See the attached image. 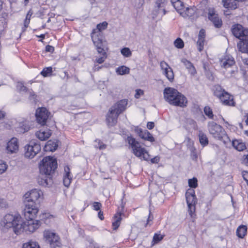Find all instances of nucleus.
Listing matches in <instances>:
<instances>
[{"instance_id": "nucleus-1", "label": "nucleus", "mask_w": 248, "mask_h": 248, "mask_svg": "<svg viewBox=\"0 0 248 248\" xmlns=\"http://www.w3.org/2000/svg\"><path fill=\"white\" fill-rule=\"evenodd\" d=\"M232 33L240 40L237 44L239 50L248 54V29H244L240 24H236L233 26ZM242 61L245 64L248 65V57L243 58Z\"/></svg>"}, {"instance_id": "nucleus-2", "label": "nucleus", "mask_w": 248, "mask_h": 248, "mask_svg": "<svg viewBox=\"0 0 248 248\" xmlns=\"http://www.w3.org/2000/svg\"><path fill=\"white\" fill-rule=\"evenodd\" d=\"M163 94L164 99L170 104L182 108L186 106V98L177 90L167 87L164 89Z\"/></svg>"}, {"instance_id": "nucleus-3", "label": "nucleus", "mask_w": 248, "mask_h": 248, "mask_svg": "<svg viewBox=\"0 0 248 248\" xmlns=\"http://www.w3.org/2000/svg\"><path fill=\"white\" fill-rule=\"evenodd\" d=\"M127 141L132 150V153L135 156L146 161L149 159L150 155L148 152L135 138L132 136H128Z\"/></svg>"}, {"instance_id": "nucleus-4", "label": "nucleus", "mask_w": 248, "mask_h": 248, "mask_svg": "<svg viewBox=\"0 0 248 248\" xmlns=\"http://www.w3.org/2000/svg\"><path fill=\"white\" fill-rule=\"evenodd\" d=\"M22 219L20 215L8 214L6 215L2 220L5 227L12 228L13 231L16 234H19V230L21 226Z\"/></svg>"}, {"instance_id": "nucleus-5", "label": "nucleus", "mask_w": 248, "mask_h": 248, "mask_svg": "<svg viewBox=\"0 0 248 248\" xmlns=\"http://www.w3.org/2000/svg\"><path fill=\"white\" fill-rule=\"evenodd\" d=\"M57 168V160L51 156L44 157L42 160L39 170L40 173L51 175Z\"/></svg>"}, {"instance_id": "nucleus-6", "label": "nucleus", "mask_w": 248, "mask_h": 248, "mask_svg": "<svg viewBox=\"0 0 248 248\" xmlns=\"http://www.w3.org/2000/svg\"><path fill=\"white\" fill-rule=\"evenodd\" d=\"M220 65L221 67L226 69V76H234L238 72L234 59L230 55H225L220 60Z\"/></svg>"}, {"instance_id": "nucleus-7", "label": "nucleus", "mask_w": 248, "mask_h": 248, "mask_svg": "<svg viewBox=\"0 0 248 248\" xmlns=\"http://www.w3.org/2000/svg\"><path fill=\"white\" fill-rule=\"evenodd\" d=\"M91 36L98 53L101 55H105L106 54V51L104 48L106 42L104 39L103 33L92 32Z\"/></svg>"}, {"instance_id": "nucleus-8", "label": "nucleus", "mask_w": 248, "mask_h": 248, "mask_svg": "<svg viewBox=\"0 0 248 248\" xmlns=\"http://www.w3.org/2000/svg\"><path fill=\"white\" fill-rule=\"evenodd\" d=\"M208 131L210 134L215 139L220 140L224 137L230 141L228 137L226 135V133L223 128L220 125L214 122H209L207 125Z\"/></svg>"}, {"instance_id": "nucleus-9", "label": "nucleus", "mask_w": 248, "mask_h": 248, "mask_svg": "<svg viewBox=\"0 0 248 248\" xmlns=\"http://www.w3.org/2000/svg\"><path fill=\"white\" fill-rule=\"evenodd\" d=\"M43 192L40 190L33 189L26 193L24 196L25 203H28L31 204H35L38 205L40 204V200L42 199Z\"/></svg>"}, {"instance_id": "nucleus-10", "label": "nucleus", "mask_w": 248, "mask_h": 248, "mask_svg": "<svg viewBox=\"0 0 248 248\" xmlns=\"http://www.w3.org/2000/svg\"><path fill=\"white\" fill-rule=\"evenodd\" d=\"M44 237L46 242L48 244L51 248L59 247L61 245L60 237L53 231L45 230L44 232Z\"/></svg>"}, {"instance_id": "nucleus-11", "label": "nucleus", "mask_w": 248, "mask_h": 248, "mask_svg": "<svg viewBox=\"0 0 248 248\" xmlns=\"http://www.w3.org/2000/svg\"><path fill=\"white\" fill-rule=\"evenodd\" d=\"M41 150V146L37 141L31 140L24 147L25 157L33 158Z\"/></svg>"}, {"instance_id": "nucleus-12", "label": "nucleus", "mask_w": 248, "mask_h": 248, "mask_svg": "<svg viewBox=\"0 0 248 248\" xmlns=\"http://www.w3.org/2000/svg\"><path fill=\"white\" fill-rule=\"evenodd\" d=\"M25 222L22 221L21 226L19 230V234L22 232H25L26 233H31L35 231L40 226L39 220L33 219H27Z\"/></svg>"}, {"instance_id": "nucleus-13", "label": "nucleus", "mask_w": 248, "mask_h": 248, "mask_svg": "<svg viewBox=\"0 0 248 248\" xmlns=\"http://www.w3.org/2000/svg\"><path fill=\"white\" fill-rule=\"evenodd\" d=\"M186 198L189 215L192 217L195 212V205L197 202L194 190L192 189L187 190L186 193Z\"/></svg>"}, {"instance_id": "nucleus-14", "label": "nucleus", "mask_w": 248, "mask_h": 248, "mask_svg": "<svg viewBox=\"0 0 248 248\" xmlns=\"http://www.w3.org/2000/svg\"><path fill=\"white\" fill-rule=\"evenodd\" d=\"M25 207L23 211L24 216L26 219H34L38 212V205L25 203Z\"/></svg>"}, {"instance_id": "nucleus-15", "label": "nucleus", "mask_w": 248, "mask_h": 248, "mask_svg": "<svg viewBox=\"0 0 248 248\" xmlns=\"http://www.w3.org/2000/svg\"><path fill=\"white\" fill-rule=\"evenodd\" d=\"M208 18L209 20L212 22L216 28H219L222 26V20L219 17L214 8H210L208 9Z\"/></svg>"}, {"instance_id": "nucleus-16", "label": "nucleus", "mask_w": 248, "mask_h": 248, "mask_svg": "<svg viewBox=\"0 0 248 248\" xmlns=\"http://www.w3.org/2000/svg\"><path fill=\"white\" fill-rule=\"evenodd\" d=\"M49 114L47 110L45 108L37 109L35 114L37 122L42 125H45L48 119Z\"/></svg>"}, {"instance_id": "nucleus-17", "label": "nucleus", "mask_w": 248, "mask_h": 248, "mask_svg": "<svg viewBox=\"0 0 248 248\" xmlns=\"http://www.w3.org/2000/svg\"><path fill=\"white\" fill-rule=\"evenodd\" d=\"M160 65L163 74L165 76L170 82H172L174 76L172 68L164 61L161 62Z\"/></svg>"}, {"instance_id": "nucleus-18", "label": "nucleus", "mask_w": 248, "mask_h": 248, "mask_svg": "<svg viewBox=\"0 0 248 248\" xmlns=\"http://www.w3.org/2000/svg\"><path fill=\"white\" fill-rule=\"evenodd\" d=\"M19 149L18 140L16 138H12L7 143L6 150L8 153L13 154L17 152Z\"/></svg>"}, {"instance_id": "nucleus-19", "label": "nucleus", "mask_w": 248, "mask_h": 248, "mask_svg": "<svg viewBox=\"0 0 248 248\" xmlns=\"http://www.w3.org/2000/svg\"><path fill=\"white\" fill-rule=\"evenodd\" d=\"M120 114L110 108L107 115V122L109 126H114L117 122V119Z\"/></svg>"}, {"instance_id": "nucleus-20", "label": "nucleus", "mask_w": 248, "mask_h": 248, "mask_svg": "<svg viewBox=\"0 0 248 248\" xmlns=\"http://www.w3.org/2000/svg\"><path fill=\"white\" fill-rule=\"evenodd\" d=\"M180 15L185 18H193L196 16V8L193 7H184Z\"/></svg>"}, {"instance_id": "nucleus-21", "label": "nucleus", "mask_w": 248, "mask_h": 248, "mask_svg": "<svg viewBox=\"0 0 248 248\" xmlns=\"http://www.w3.org/2000/svg\"><path fill=\"white\" fill-rule=\"evenodd\" d=\"M127 105V100L126 99H122L117 102L110 108L120 114L126 109Z\"/></svg>"}, {"instance_id": "nucleus-22", "label": "nucleus", "mask_w": 248, "mask_h": 248, "mask_svg": "<svg viewBox=\"0 0 248 248\" xmlns=\"http://www.w3.org/2000/svg\"><path fill=\"white\" fill-rule=\"evenodd\" d=\"M72 175L70 172V169L68 166H65L64 168V173L63 175V185L68 187L71 183Z\"/></svg>"}, {"instance_id": "nucleus-23", "label": "nucleus", "mask_w": 248, "mask_h": 248, "mask_svg": "<svg viewBox=\"0 0 248 248\" xmlns=\"http://www.w3.org/2000/svg\"><path fill=\"white\" fill-rule=\"evenodd\" d=\"M36 136L41 140H46L48 139L51 135V130L49 129H41L37 131Z\"/></svg>"}, {"instance_id": "nucleus-24", "label": "nucleus", "mask_w": 248, "mask_h": 248, "mask_svg": "<svg viewBox=\"0 0 248 248\" xmlns=\"http://www.w3.org/2000/svg\"><path fill=\"white\" fill-rule=\"evenodd\" d=\"M38 178V182L40 185L46 186L52 183L51 175H46L40 173Z\"/></svg>"}, {"instance_id": "nucleus-25", "label": "nucleus", "mask_w": 248, "mask_h": 248, "mask_svg": "<svg viewBox=\"0 0 248 248\" xmlns=\"http://www.w3.org/2000/svg\"><path fill=\"white\" fill-rule=\"evenodd\" d=\"M219 99L222 102V103L225 105H234V102L233 99V97L227 92L224 93L223 95H222L221 97Z\"/></svg>"}, {"instance_id": "nucleus-26", "label": "nucleus", "mask_w": 248, "mask_h": 248, "mask_svg": "<svg viewBox=\"0 0 248 248\" xmlns=\"http://www.w3.org/2000/svg\"><path fill=\"white\" fill-rule=\"evenodd\" d=\"M167 3V0H156V5L157 7V14L161 16L166 14V11L165 9Z\"/></svg>"}, {"instance_id": "nucleus-27", "label": "nucleus", "mask_w": 248, "mask_h": 248, "mask_svg": "<svg viewBox=\"0 0 248 248\" xmlns=\"http://www.w3.org/2000/svg\"><path fill=\"white\" fill-rule=\"evenodd\" d=\"M181 62L185 66L186 68L188 70L189 73L192 76H195L197 73L196 70L193 64L189 61L186 59H182Z\"/></svg>"}, {"instance_id": "nucleus-28", "label": "nucleus", "mask_w": 248, "mask_h": 248, "mask_svg": "<svg viewBox=\"0 0 248 248\" xmlns=\"http://www.w3.org/2000/svg\"><path fill=\"white\" fill-rule=\"evenodd\" d=\"M222 1L224 7L227 9L234 10L238 6L237 0H222Z\"/></svg>"}, {"instance_id": "nucleus-29", "label": "nucleus", "mask_w": 248, "mask_h": 248, "mask_svg": "<svg viewBox=\"0 0 248 248\" xmlns=\"http://www.w3.org/2000/svg\"><path fill=\"white\" fill-rule=\"evenodd\" d=\"M139 134L140 137L144 140L151 142H153L155 141L154 138L153 137L152 134L146 130L143 131L141 129H140V132H139Z\"/></svg>"}, {"instance_id": "nucleus-30", "label": "nucleus", "mask_w": 248, "mask_h": 248, "mask_svg": "<svg viewBox=\"0 0 248 248\" xmlns=\"http://www.w3.org/2000/svg\"><path fill=\"white\" fill-rule=\"evenodd\" d=\"M183 0H170L171 3L178 13L180 14L185 7Z\"/></svg>"}, {"instance_id": "nucleus-31", "label": "nucleus", "mask_w": 248, "mask_h": 248, "mask_svg": "<svg viewBox=\"0 0 248 248\" xmlns=\"http://www.w3.org/2000/svg\"><path fill=\"white\" fill-rule=\"evenodd\" d=\"M122 220L121 213H117L113 217L112 221V228L113 230H116L120 226Z\"/></svg>"}, {"instance_id": "nucleus-32", "label": "nucleus", "mask_w": 248, "mask_h": 248, "mask_svg": "<svg viewBox=\"0 0 248 248\" xmlns=\"http://www.w3.org/2000/svg\"><path fill=\"white\" fill-rule=\"evenodd\" d=\"M57 147L58 145L56 142L52 140H49L46 142L44 149L46 151H49L53 152L56 150Z\"/></svg>"}, {"instance_id": "nucleus-33", "label": "nucleus", "mask_w": 248, "mask_h": 248, "mask_svg": "<svg viewBox=\"0 0 248 248\" xmlns=\"http://www.w3.org/2000/svg\"><path fill=\"white\" fill-rule=\"evenodd\" d=\"M247 231V227L245 225H240L236 230V234L238 237L243 238L246 235Z\"/></svg>"}, {"instance_id": "nucleus-34", "label": "nucleus", "mask_w": 248, "mask_h": 248, "mask_svg": "<svg viewBox=\"0 0 248 248\" xmlns=\"http://www.w3.org/2000/svg\"><path fill=\"white\" fill-rule=\"evenodd\" d=\"M225 92L226 91L220 85H217L214 87V94L218 98H220Z\"/></svg>"}, {"instance_id": "nucleus-35", "label": "nucleus", "mask_w": 248, "mask_h": 248, "mask_svg": "<svg viewBox=\"0 0 248 248\" xmlns=\"http://www.w3.org/2000/svg\"><path fill=\"white\" fill-rule=\"evenodd\" d=\"M199 138L200 142L203 146H205L208 144V140L206 135L202 131H199Z\"/></svg>"}, {"instance_id": "nucleus-36", "label": "nucleus", "mask_w": 248, "mask_h": 248, "mask_svg": "<svg viewBox=\"0 0 248 248\" xmlns=\"http://www.w3.org/2000/svg\"><path fill=\"white\" fill-rule=\"evenodd\" d=\"M108 26V23L106 21H104L101 23L98 24L96 26V28L94 29L92 32L102 33V31L107 29Z\"/></svg>"}, {"instance_id": "nucleus-37", "label": "nucleus", "mask_w": 248, "mask_h": 248, "mask_svg": "<svg viewBox=\"0 0 248 248\" xmlns=\"http://www.w3.org/2000/svg\"><path fill=\"white\" fill-rule=\"evenodd\" d=\"M232 145L237 150L239 151H243L246 149V146L243 142H240L237 140H234L232 141Z\"/></svg>"}, {"instance_id": "nucleus-38", "label": "nucleus", "mask_w": 248, "mask_h": 248, "mask_svg": "<svg viewBox=\"0 0 248 248\" xmlns=\"http://www.w3.org/2000/svg\"><path fill=\"white\" fill-rule=\"evenodd\" d=\"M129 68L124 65L120 66L116 69V72L120 75H124L128 74L129 73Z\"/></svg>"}, {"instance_id": "nucleus-39", "label": "nucleus", "mask_w": 248, "mask_h": 248, "mask_svg": "<svg viewBox=\"0 0 248 248\" xmlns=\"http://www.w3.org/2000/svg\"><path fill=\"white\" fill-rule=\"evenodd\" d=\"M22 248H40V247L37 242L30 241L24 244Z\"/></svg>"}, {"instance_id": "nucleus-40", "label": "nucleus", "mask_w": 248, "mask_h": 248, "mask_svg": "<svg viewBox=\"0 0 248 248\" xmlns=\"http://www.w3.org/2000/svg\"><path fill=\"white\" fill-rule=\"evenodd\" d=\"M204 112L205 114L209 118L211 119H214V114L212 109L208 106H206L204 108Z\"/></svg>"}, {"instance_id": "nucleus-41", "label": "nucleus", "mask_w": 248, "mask_h": 248, "mask_svg": "<svg viewBox=\"0 0 248 248\" xmlns=\"http://www.w3.org/2000/svg\"><path fill=\"white\" fill-rule=\"evenodd\" d=\"M204 41L205 38L198 37L197 45L198 46V49L199 51H202L203 50Z\"/></svg>"}, {"instance_id": "nucleus-42", "label": "nucleus", "mask_w": 248, "mask_h": 248, "mask_svg": "<svg viewBox=\"0 0 248 248\" xmlns=\"http://www.w3.org/2000/svg\"><path fill=\"white\" fill-rule=\"evenodd\" d=\"M52 73V68L51 67H48L44 68L41 72V74L44 77L49 76Z\"/></svg>"}, {"instance_id": "nucleus-43", "label": "nucleus", "mask_w": 248, "mask_h": 248, "mask_svg": "<svg viewBox=\"0 0 248 248\" xmlns=\"http://www.w3.org/2000/svg\"><path fill=\"white\" fill-rule=\"evenodd\" d=\"M121 54L125 57H130L132 55V52L128 47H124L121 50Z\"/></svg>"}, {"instance_id": "nucleus-44", "label": "nucleus", "mask_w": 248, "mask_h": 248, "mask_svg": "<svg viewBox=\"0 0 248 248\" xmlns=\"http://www.w3.org/2000/svg\"><path fill=\"white\" fill-rule=\"evenodd\" d=\"M174 46L178 48H182L184 46L183 41L180 38L176 39L174 42Z\"/></svg>"}, {"instance_id": "nucleus-45", "label": "nucleus", "mask_w": 248, "mask_h": 248, "mask_svg": "<svg viewBox=\"0 0 248 248\" xmlns=\"http://www.w3.org/2000/svg\"><path fill=\"white\" fill-rule=\"evenodd\" d=\"M198 181L196 178L188 180V185L191 188H196L198 186Z\"/></svg>"}, {"instance_id": "nucleus-46", "label": "nucleus", "mask_w": 248, "mask_h": 248, "mask_svg": "<svg viewBox=\"0 0 248 248\" xmlns=\"http://www.w3.org/2000/svg\"><path fill=\"white\" fill-rule=\"evenodd\" d=\"M16 87L17 90L20 92H27L28 91L27 88L24 86V84L21 82H18L17 84Z\"/></svg>"}, {"instance_id": "nucleus-47", "label": "nucleus", "mask_w": 248, "mask_h": 248, "mask_svg": "<svg viewBox=\"0 0 248 248\" xmlns=\"http://www.w3.org/2000/svg\"><path fill=\"white\" fill-rule=\"evenodd\" d=\"M7 169V164L3 161L0 160V174L5 172Z\"/></svg>"}, {"instance_id": "nucleus-48", "label": "nucleus", "mask_w": 248, "mask_h": 248, "mask_svg": "<svg viewBox=\"0 0 248 248\" xmlns=\"http://www.w3.org/2000/svg\"><path fill=\"white\" fill-rule=\"evenodd\" d=\"M163 238V235L155 233L153 237V242H154L155 244H156L160 241Z\"/></svg>"}, {"instance_id": "nucleus-49", "label": "nucleus", "mask_w": 248, "mask_h": 248, "mask_svg": "<svg viewBox=\"0 0 248 248\" xmlns=\"http://www.w3.org/2000/svg\"><path fill=\"white\" fill-rule=\"evenodd\" d=\"M98 142V145H95V147L99 148L100 149H104L106 148V145L104 144L103 142H100L99 140H96L95 142Z\"/></svg>"}, {"instance_id": "nucleus-50", "label": "nucleus", "mask_w": 248, "mask_h": 248, "mask_svg": "<svg viewBox=\"0 0 248 248\" xmlns=\"http://www.w3.org/2000/svg\"><path fill=\"white\" fill-rule=\"evenodd\" d=\"M93 207L94 210L96 211L100 210L101 207V204L98 202H94L93 204Z\"/></svg>"}, {"instance_id": "nucleus-51", "label": "nucleus", "mask_w": 248, "mask_h": 248, "mask_svg": "<svg viewBox=\"0 0 248 248\" xmlns=\"http://www.w3.org/2000/svg\"><path fill=\"white\" fill-rule=\"evenodd\" d=\"M143 94V91L140 89L137 90L136 91V93L135 97L136 98H139L141 95Z\"/></svg>"}, {"instance_id": "nucleus-52", "label": "nucleus", "mask_w": 248, "mask_h": 248, "mask_svg": "<svg viewBox=\"0 0 248 248\" xmlns=\"http://www.w3.org/2000/svg\"><path fill=\"white\" fill-rule=\"evenodd\" d=\"M103 56L101 57L96 60V61L98 63H102L106 58V54L105 55H102Z\"/></svg>"}, {"instance_id": "nucleus-53", "label": "nucleus", "mask_w": 248, "mask_h": 248, "mask_svg": "<svg viewBox=\"0 0 248 248\" xmlns=\"http://www.w3.org/2000/svg\"><path fill=\"white\" fill-rule=\"evenodd\" d=\"M54 50V48L53 46H50V45H47L46 46V52H53Z\"/></svg>"}, {"instance_id": "nucleus-54", "label": "nucleus", "mask_w": 248, "mask_h": 248, "mask_svg": "<svg viewBox=\"0 0 248 248\" xmlns=\"http://www.w3.org/2000/svg\"><path fill=\"white\" fill-rule=\"evenodd\" d=\"M160 160V157L158 156H156L151 159L152 163H158Z\"/></svg>"}, {"instance_id": "nucleus-55", "label": "nucleus", "mask_w": 248, "mask_h": 248, "mask_svg": "<svg viewBox=\"0 0 248 248\" xmlns=\"http://www.w3.org/2000/svg\"><path fill=\"white\" fill-rule=\"evenodd\" d=\"M198 37L205 38V31L204 30L202 29L200 30Z\"/></svg>"}, {"instance_id": "nucleus-56", "label": "nucleus", "mask_w": 248, "mask_h": 248, "mask_svg": "<svg viewBox=\"0 0 248 248\" xmlns=\"http://www.w3.org/2000/svg\"><path fill=\"white\" fill-rule=\"evenodd\" d=\"M155 126L154 122H149L147 123V127L149 129H152Z\"/></svg>"}, {"instance_id": "nucleus-57", "label": "nucleus", "mask_w": 248, "mask_h": 248, "mask_svg": "<svg viewBox=\"0 0 248 248\" xmlns=\"http://www.w3.org/2000/svg\"><path fill=\"white\" fill-rule=\"evenodd\" d=\"M243 163L246 165L248 166V155H244Z\"/></svg>"}, {"instance_id": "nucleus-58", "label": "nucleus", "mask_w": 248, "mask_h": 248, "mask_svg": "<svg viewBox=\"0 0 248 248\" xmlns=\"http://www.w3.org/2000/svg\"><path fill=\"white\" fill-rule=\"evenodd\" d=\"M243 176L244 179L248 183V172L245 171L243 174Z\"/></svg>"}, {"instance_id": "nucleus-59", "label": "nucleus", "mask_w": 248, "mask_h": 248, "mask_svg": "<svg viewBox=\"0 0 248 248\" xmlns=\"http://www.w3.org/2000/svg\"><path fill=\"white\" fill-rule=\"evenodd\" d=\"M98 217L101 220L104 219L103 213L102 211H100L98 214Z\"/></svg>"}, {"instance_id": "nucleus-60", "label": "nucleus", "mask_w": 248, "mask_h": 248, "mask_svg": "<svg viewBox=\"0 0 248 248\" xmlns=\"http://www.w3.org/2000/svg\"><path fill=\"white\" fill-rule=\"evenodd\" d=\"M31 15H32V13L30 11H29L28 14L26 15V19H25L30 20L31 17Z\"/></svg>"}, {"instance_id": "nucleus-61", "label": "nucleus", "mask_w": 248, "mask_h": 248, "mask_svg": "<svg viewBox=\"0 0 248 248\" xmlns=\"http://www.w3.org/2000/svg\"><path fill=\"white\" fill-rule=\"evenodd\" d=\"M30 20L25 19L24 23V27H25V29L27 28L28 27V26H29V25L30 24Z\"/></svg>"}, {"instance_id": "nucleus-62", "label": "nucleus", "mask_w": 248, "mask_h": 248, "mask_svg": "<svg viewBox=\"0 0 248 248\" xmlns=\"http://www.w3.org/2000/svg\"><path fill=\"white\" fill-rule=\"evenodd\" d=\"M153 218V217L152 216H151V213H150L149 215V217H148V219H147V222L146 223V226H147V225L149 223V222L150 221L152 220Z\"/></svg>"}, {"instance_id": "nucleus-63", "label": "nucleus", "mask_w": 248, "mask_h": 248, "mask_svg": "<svg viewBox=\"0 0 248 248\" xmlns=\"http://www.w3.org/2000/svg\"><path fill=\"white\" fill-rule=\"evenodd\" d=\"M5 113L2 111H0V119H2L4 117Z\"/></svg>"}, {"instance_id": "nucleus-64", "label": "nucleus", "mask_w": 248, "mask_h": 248, "mask_svg": "<svg viewBox=\"0 0 248 248\" xmlns=\"http://www.w3.org/2000/svg\"><path fill=\"white\" fill-rule=\"evenodd\" d=\"M23 126H24V127L23 128V132H25L29 130V127L28 126L23 125Z\"/></svg>"}]
</instances>
